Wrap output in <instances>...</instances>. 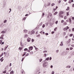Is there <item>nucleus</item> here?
Masks as SVG:
<instances>
[{"mask_svg":"<svg viewBox=\"0 0 74 74\" xmlns=\"http://www.w3.org/2000/svg\"><path fill=\"white\" fill-rule=\"evenodd\" d=\"M56 10V9H53V12H55Z\"/></svg>","mask_w":74,"mask_h":74,"instance_id":"obj_34","label":"nucleus"},{"mask_svg":"<svg viewBox=\"0 0 74 74\" xmlns=\"http://www.w3.org/2000/svg\"><path fill=\"white\" fill-rule=\"evenodd\" d=\"M61 23H63L64 22V20H62L61 21Z\"/></svg>","mask_w":74,"mask_h":74,"instance_id":"obj_39","label":"nucleus"},{"mask_svg":"<svg viewBox=\"0 0 74 74\" xmlns=\"http://www.w3.org/2000/svg\"><path fill=\"white\" fill-rule=\"evenodd\" d=\"M43 53H45L46 52H47V51L45 50L43 52Z\"/></svg>","mask_w":74,"mask_h":74,"instance_id":"obj_29","label":"nucleus"},{"mask_svg":"<svg viewBox=\"0 0 74 74\" xmlns=\"http://www.w3.org/2000/svg\"><path fill=\"white\" fill-rule=\"evenodd\" d=\"M22 74H25V72H24V71H22Z\"/></svg>","mask_w":74,"mask_h":74,"instance_id":"obj_16","label":"nucleus"},{"mask_svg":"<svg viewBox=\"0 0 74 74\" xmlns=\"http://www.w3.org/2000/svg\"><path fill=\"white\" fill-rule=\"evenodd\" d=\"M55 33V32L53 31V32H51V34H53V33Z\"/></svg>","mask_w":74,"mask_h":74,"instance_id":"obj_46","label":"nucleus"},{"mask_svg":"<svg viewBox=\"0 0 74 74\" xmlns=\"http://www.w3.org/2000/svg\"><path fill=\"white\" fill-rule=\"evenodd\" d=\"M58 21H57L56 22V24H58Z\"/></svg>","mask_w":74,"mask_h":74,"instance_id":"obj_47","label":"nucleus"},{"mask_svg":"<svg viewBox=\"0 0 74 74\" xmlns=\"http://www.w3.org/2000/svg\"><path fill=\"white\" fill-rule=\"evenodd\" d=\"M46 64H47V62H44L43 64V67H46V66H47V65H46Z\"/></svg>","mask_w":74,"mask_h":74,"instance_id":"obj_5","label":"nucleus"},{"mask_svg":"<svg viewBox=\"0 0 74 74\" xmlns=\"http://www.w3.org/2000/svg\"><path fill=\"white\" fill-rule=\"evenodd\" d=\"M0 60L1 61V62H3L4 60V59H3V58L2 57Z\"/></svg>","mask_w":74,"mask_h":74,"instance_id":"obj_9","label":"nucleus"},{"mask_svg":"<svg viewBox=\"0 0 74 74\" xmlns=\"http://www.w3.org/2000/svg\"><path fill=\"white\" fill-rule=\"evenodd\" d=\"M64 25H67V23L66 22H64Z\"/></svg>","mask_w":74,"mask_h":74,"instance_id":"obj_22","label":"nucleus"},{"mask_svg":"<svg viewBox=\"0 0 74 74\" xmlns=\"http://www.w3.org/2000/svg\"><path fill=\"white\" fill-rule=\"evenodd\" d=\"M69 3H70V4H71V0L69 1Z\"/></svg>","mask_w":74,"mask_h":74,"instance_id":"obj_45","label":"nucleus"},{"mask_svg":"<svg viewBox=\"0 0 74 74\" xmlns=\"http://www.w3.org/2000/svg\"><path fill=\"white\" fill-rule=\"evenodd\" d=\"M1 33H3V34L5 33V31H2L1 32Z\"/></svg>","mask_w":74,"mask_h":74,"instance_id":"obj_36","label":"nucleus"},{"mask_svg":"<svg viewBox=\"0 0 74 74\" xmlns=\"http://www.w3.org/2000/svg\"><path fill=\"white\" fill-rule=\"evenodd\" d=\"M70 50H72L73 49V47H70Z\"/></svg>","mask_w":74,"mask_h":74,"instance_id":"obj_41","label":"nucleus"},{"mask_svg":"<svg viewBox=\"0 0 74 74\" xmlns=\"http://www.w3.org/2000/svg\"><path fill=\"white\" fill-rule=\"evenodd\" d=\"M69 12H67L66 13V15L67 16H69Z\"/></svg>","mask_w":74,"mask_h":74,"instance_id":"obj_27","label":"nucleus"},{"mask_svg":"<svg viewBox=\"0 0 74 74\" xmlns=\"http://www.w3.org/2000/svg\"><path fill=\"white\" fill-rule=\"evenodd\" d=\"M69 21L70 23H71V18H70L69 19Z\"/></svg>","mask_w":74,"mask_h":74,"instance_id":"obj_30","label":"nucleus"},{"mask_svg":"<svg viewBox=\"0 0 74 74\" xmlns=\"http://www.w3.org/2000/svg\"><path fill=\"white\" fill-rule=\"evenodd\" d=\"M68 37V36H66L65 37V38H67Z\"/></svg>","mask_w":74,"mask_h":74,"instance_id":"obj_59","label":"nucleus"},{"mask_svg":"<svg viewBox=\"0 0 74 74\" xmlns=\"http://www.w3.org/2000/svg\"><path fill=\"white\" fill-rule=\"evenodd\" d=\"M27 37H28V35L27 34H25L24 35V37H25V38H27Z\"/></svg>","mask_w":74,"mask_h":74,"instance_id":"obj_8","label":"nucleus"},{"mask_svg":"<svg viewBox=\"0 0 74 74\" xmlns=\"http://www.w3.org/2000/svg\"><path fill=\"white\" fill-rule=\"evenodd\" d=\"M58 14V12H55L54 13V14L55 15H56V14Z\"/></svg>","mask_w":74,"mask_h":74,"instance_id":"obj_17","label":"nucleus"},{"mask_svg":"<svg viewBox=\"0 0 74 74\" xmlns=\"http://www.w3.org/2000/svg\"><path fill=\"white\" fill-rule=\"evenodd\" d=\"M57 29L58 28H57V27H56L54 29V31L56 32V30H57Z\"/></svg>","mask_w":74,"mask_h":74,"instance_id":"obj_18","label":"nucleus"},{"mask_svg":"<svg viewBox=\"0 0 74 74\" xmlns=\"http://www.w3.org/2000/svg\"><path fill=\"white\" fill-rule=\"evenodd\" d=\"M45 34H46V35H48V33H46Z\"/></svg>","mask_w":74,"mask_h":74,"instance_id":"obj_52","label":"nucleus"},{"mask_svg":"<svg viewBox=\"0 0 74 74\" xmlns=\"http://www.w3.org/2000/svg\"><path fill=\"white\" fill-rule=\"evenodd\" d=\"M72 31L73 32H74V28H72Z\"/></svg>","mask_w":74,"mask_h":74,"instance_id":"obj_51","label":"nucleus"},{"mask_svg":"<svg viewBox=\"0 0 74 74\" xmlns=\"http://www.w3.org/2000/svg\"><path fill=\"white\" fill-rule=\"evenodd\" d=\"M64 14V12H63V11H60V12L59 15L60 17L62 18H63V15H62V14Z\"/></svg>","mask_w":74,"mask_h":74,"instance_id":"obj_1","label":"nucleus"},{"mask_svg":"<svg viewBox=\"0 0 74 74\" xmlns=\"http://www.w3.org/2000/svg\"><path fill=\"white\" fill-rule=\"evenodd\" d=\"M70 41H71V39H69L67 42L68 43H70Z\"/></svg>","mask_w":74,"mask_h":74,"instance_id":"obj_15","label":"nucleus"},{"mask_svg":"<svg viewBox=\"0 0 74 74\" xmlns=\"http://www.w3.org/2000/svg\"><path fill=\"white\" fill-rule=\"evenodd\" d=\"M23 31L24 32V33H26L27 32V30H24Z\"/></svg>","mask_w":74,"mask_h":74,"instance_id":"obj_13","label":"nucleus"},{"mask_svg":"<svg viewBox=\"0 0 74 74\" xmlns=\"http://www.w3.org/2000/svg\"><path fill=\"white\" fill-rule=\"evenodd\" d=\"M26 53V52H24L23 53V54L22 55L23 56H24L25 55V54Z\"/></svg>","mask_w":74,"mask_h":74,"instance_id":"obj_14","label":"nucleus"},{"mask_svg":"<svg viewBox=\"0 0 74 74\" xmlns=\"http://www.w3.org/2000/svg\"><path fill=\"white\" fill-rule=\"evenodd\" d=\"M8 46H6L5 47L4 49V51H6V49H7V48H8Z\"/></svg>","mask_w":74,"mask_h":74,"instance_id":"obj_7","label":"nucleus"},{"mask_svg":"<svg viewBox=\"0 0 74 74\" xmlns=\"http://www.w3.org/2000/svg\"><path fill=\"white\" fill-rule=\"evenodd\" d=\"M60 46H63V44L62 42H61V44H60Z\"/></svg>","mask_w":74,"mask_h":74,"instance_id":"obj_10","label":"nucleus"},{"mask_svg":"<svg viewBox=\"0 0 74 74\" xmlns=\"http://www.w3.org/2000/svg\"><path fill=\"white\" fill-rule=\"evenodd\" d=\"M27 48H25L24 49V51H27Z\"/></svg>","mask_w":74,"mask_h":74,"instance_id":"obj_37","label":"nucleus"},{"mask_svg":"<svg viewBox=\"0 0 74 74\" xmlns=\"http://www.w3.org/2000/svg\"><path fill=\"white\" fill-rule=\"evenodd\" d=\"M72 7H74V4H73L72 5Z\"/></svg>","mask_w":74,"mask_h":74,"instance_id":"obj_61","label":"nucleus"},{"mask_svg":"<svg viewBox=\"0 0 74 74\" xmlns=\"http://www.w3.org/2000/svg\"><path fill=\"white\" fill-rule=\"evenodd\" d=\"M54 73H55V72H54V71H52V72L51 74H54Z\"/></svg>","mask_w":74,"mask_h":74,"instance_id":"obj_48","label":"nucleus"},{"mask_svg":"<svg viewBox=\"0 0 74 74\" xmlns=\"http://www.w3.org/2000/svg\"><path fill=\"white\" fill-rule=\"evenodd\" d=\"M33 52H30L31 54H33Z\"/></svg>","mask_w":74,"mask_h":74,"instance_id":"obj_55","label":"nucleus"},{"mask_svg":"<svg viewBox=\"0 0 74 74\" xmlns=\"http://www.w3.org/2000/svg\"><path fill=\"white\" fill-rule=\"evenodd\" d=\"M18 49L19 50H20V51H21L22 49V48L20 47L18 48Z\"/></svg>","mask_w":74,"mask_h":74,"instance_id":"obj_11","label":"nucleus"},{"mask_svg":"<svg viewBox=\"0 0 74 74\" xmlns=\"http://www.w3.org/2000/svg\"><path fill=\"white\" fill-rule=\"evenodd\" d=\"M57 8H58V6H56V7L55 9H56H56H57Z\"/></svg>","mask_w":74,"mask_h":74,"instance_id":"obj_63","label":"nucleus"},{"mask_svg":"<svg viewBox=\"0 0 74 74\" xmlns=\"http://www.w3.org/2000/svg\"><path fill=\"white\" fill-rule=\"evenodd\" d=\"M61 2V1H58L59 3H60Z\"/></svg>","mask_w":74,"mask_h":74,"instance_id":"obj_60","label":"nucleus"},{"mask_svg":"<svg viewBox=\"0 0 74 74\" xmlns=\"http://www.w3.org/2000/svg\"><path fill=\"white\" fill-rule=\"evenodd\" d=\"M27 15H28V14H26V15H25V16H27Z\"/></svg>","mask_w":74,"mask_h":74,"instance_id":"obj_64","label":"nucleus"},{"mask_svg":"<svg viewBox=\"0 0 74 74\" xmlns=\"http://www.w3.org/2000/svg\"><path fill=\"white\" fill-rule=\"evenodd\" d=\"M64 19H67V17L66 16H64Z\"/></svg>","mask_w":74,"mask_h":74,"instance_id":"obj_28","label":"nucleus"},{"mask_svg":"<svg viewBox=\"0 0 74 74\" xmlns=\"http://www.w3.org/2000/svg\"><path fill=\"white\" fill-rule=\"evenodd\" d=\"M51 59H52V58L51 57L50 58H49L50 60H51Z\"/></svg>","mask_w":74,"mask_h":74,"instance_id":"obj_56","label":"nucleus"},{"mask_svg":"<svg viewBox=\"0 0 74 74\" xmlns=\"http://www.w3.org/2000/svg\"><path fill=\"white\" fill-rule=\"evenodd\" d=\"M29 54L28 53H27L25 55V56H29Z\"/></svg>","mask_w":74,"mask_h":74,"instance_id":"obj_23","label":"nucleus"},{"mask_svg":"<svg viewBox=\"0 0 74 74\" xmlns=\"http://www.w3.org/2000/svg\"><path fill=\"white\" fill-rule=\"evenodd\" d=\"M32 42H34V40L33 39H32Z\"/></svg>","mask_w":74,"mask_h":74,"instance_id":"obj_32","label":"nucleus"},{"mask_svg":"<svg viewBox=\"0 0 74 74\" xmlns=\"http://www.w3.org/2000/svg\"><path fill=\"white\" fill-rule=\"evenodd\" d=\"M46 56H47V54H46V53L44 54V56H45V57H46Z\"/></svg>","mask_w":74,"mask_h":74,"instance_id":"obj_44","label":"nucleus"},{"mask_svg":"<svg viewBox=\"0 0 74 74\" xmlns=\"http://www.w3.org/2000/svg\"><path fill=\"white\" fill-rule=\"evenodd\" d=\"M26 19V18L25 17H24L23 18V20H25Z\"/></svg>","mask_w":74,"mask_h":74,"instance_id":"obj_50","label":"nucleus"},{"mask_svg":"<svg viewBox=\"0 0 74 74\" xmlns=\"http://www.w3.org/2000/svg\"><path fill=\"white\" fill-rule=\"evenodd\" d=\"M7 71L5 70L4 71H3V73H4V74H5L6 73V72Z\"/></svg>","mask_w":74,"mask_h":74,"instance_id":"obj_20","label":"nucleus"},{"mask_svg":"<svg viewBox=\"0 0 74 74\" xmlns=\"http://www.w3.org/2000/svg\"><path fill=\"white\" fill-rule=\"evenodd\" d=\"M70 10V7H68L67 9H66V11H68Z\"/></svg>","mask_w":74,"mask_h":74,"instance_id":"obj_12","label":"nucleus"},{"mask_svg":"<svg viewBox=\"0 0 74 74\" xmlns=\"http://www.w3.org/2000/svg\"><path fill=\"white\" fill-rule=\"evenodd\" d=\"M3 55V53H2V54L0 55V57H1Z\"/></svg>","mask_w":74,"mask_h":74,"instance_id":"obj_42","label":"nucleus"},{"mask_svg":"<svg viewBox=\"0 0 74 74\" xmlns=\"http://www.w3.org/2000/svg\"><path fill=\"white\" fill-rule=\"evenodd\" d=\"M69 32H71V29H69Z\"/></svg>","mask_w":74,"mask_h":74,"instance_id":"obj_62","label":"nucleus"},{"mask_svg":"<svg viewBox=\"0 0 74 74\" xmlns=\"http://www.w3.org/2000/svg\"><path fill=\"white\" fill-rule=\"evenodd\" d=\"M7 22V20H4V23H6V22Z\"/></svg>","mask_w":74,"mask_h":74,"instance_id":"obj_38","label":"nucleus"},{"mask_svg":"<svg viewBox=\"0 0 74 74\" xmlns=\"http://www.w3.org/2000/svg\"><path fill=\"white\" fill-rule=\"evenodd\" d=\"M4 44V42H3L2 43L1 45H2V44Z\"/></svg>","mask_w":74,"mask_h":74,"instance_id":"obj_57","label":"nucleus"},{"mask_svg":"<svg viewBox=\"0 0 74 74\" xmlns=\"http://www.w3.org/2000/svg\"><path fill=\"white\" fill-rule=\"evenodd\" d=\"M11 65H12L11 63H10L9 65V66L11 67Z\"/></svg>","mask_w":74,"mask_h":74,"instance_id":"obj_49","label":"nucleus"},{"mask_svg":"<svg viewBox=\"0 0 74 74\" xmlns=\"http://www.w3.org/2000/svg\"><path fill=\"white\" fill-rule=\"evenodd\" d=\"M4 34H2L1 36V37H0V39H3V37L4 36Z\"/></svg>","mask_w":74,"mask_h":74,"instance_id":"obj_6","label":"nucleus"},{"mask_svg":"<svg viewBox=\"0 0 74 74\" xmlns=\"http://www.w3.org/2000/svg\"><path fill=\"white\" fill-rule=\"evenodd\" d=\"M49 58L48 57L46 58L47 60H49Z\"/></svg>","mask_w":74,"mask_h":74,"instance_id":"obj_31","label":"nucleus"},{"mask_svg":"<svg viewBox=\"0 0 74 74\" xmlns=\"http://www.w3.org/2000/svg\"><path fill=\"white\" fill-rule=\"evenodd\" d=\"M10 74H14V71H11L10 72Z\"/></svg>","mask_w":74,"mask_h":74,"instance_id":"obj_19","label":"nucleus"},{"mask_svg":"<svg viewBox=\"0 0 74 74\" xmlns=\"http://www.w3.org/2000/svg\"><path fill=\"white\" fill-rule=\"evenodd\" d=\"M66 29V30H67L69 29V27L68 26H67Z\"/></svg>","mask_w":74,"mask_h":74,"instance_id":"obj_35","label":"nucleus"},{"mask_svg":"<svg viewBox=\"0 0 74 74\" xmlns=\"http://www.w3.org/2000/svg\"><path fill=\"white\" fill-rule=\"evenodd\" d=\"M73 34H71L70 35V37H71V36H73Z\"/></svg>","mask_w":74,"mask_h":74,"instance_id":"obj_40","label":"nucleus"},{"mask_svg":"<svg viewBox=\"0 0 74 74\" xmlns=\"http://www.w3.org/2000/svg\"><path fill=\"white\" fill-rule=\"evenodd\" d=\"M51 68H52V67H53V66H52V65H51Z\"/></svg>","mask_w":74,"mask_h":74,"instance_id":"obj_58","label":"nucleus"},{"mask_svg":"<svg viewBox=\"0 0 74 74\" xmlns=\"http://www.w3.org/2000/svg\"><path fill=\"white\" fill-rule=\"evenodd\" d=\"M42 59H40L39 60V61L40 62H41V61H42Z\"/></svg>","mask_w":74,"mask_h":74,"instance_id":"obj_26","label":"nucleus"},{"mask_svg":"<svg viewBox=\"0 0 74 74\" xmlns=\"http://www.w3.org/2000/svg\"><path fill=\"white\" fill-rule=\"evenodd\" d=\"M45 24H43L42 26V27H45Z\"/></svg>","mask_w":74,"mask_h":74,"instance_id":"obj_25","label":"nucleus"},{"mask_svg":"<svg viewBox=\"0 0 74 74\" xmlns=\"http://www.w3.org/2000/svg\"><path fill=\"white\" fill-rule=\"evenodd\" d=\"M55 5V3H52L51 4V6H52V7L54 5Z\"/></svg>","mask_w":74,"mask_h":74,"instance_id":"obj_24","label":"nucleus"},{"mask_svg":"<svg viewBox=\"0 0 74 74\" xmlns=\"http://www.w3.org/2000/svg\"><path fill=\"white\" fill-rule=\"evenodd\" d=\"M70 1H71V2H73L74 1H73V0H70Z\"/></svg>","mask_w":74,"mask_h":74,"instance_id":"obj_54","label":"nucleus"},{"mask_svg":"<svg viewBox=\"0 0 74 74\" xmlns=\"http://www.w3.org/2000/svg\"><path fill=\"white\" fill-rule=\"evenodd\" d=\"M24 59H25V58H22V59L21 60L22 62H23V60H24Z\"/></svg>","mask_w":74,"mask_h":74,"instance_id":"obj_33","label":"nucleus"},{"mask_svg":"<svg viewBox=\"0 0 74 74\" xmlns=\"http://www.w3.org/2000/svg\"><path fill=\"white\" fill-rule=\"evenodd\" d=\"M52 14L51 13H49L47 15V18H49V17H51L52 16Z\"/></svg>","mask_w":74,"mask_h":74,"instance_id":"obj_2","label":"nucleus"},{"mask_svg":"<svg viewBox=\"0 0 74 74\" xmlns=\"http://www.w3.org/2000/svg\"><path fill=\"white\" fill-rule=\"evenodd\" d=\"M66 27L64 28L63 29V30H64V31H66Z\"/></svg>","mask_w":74,"mask_h":74,"instance_id":"obj_21","label":"nucleus"},{"mask_svg":"<svg viewBox=\"0 0 74 74\" xmlns=\"http://www.w3.org/2000/svg\"><path fill=\"white\" fill-rule=\"evenodd\" d=\"M27 42H30V41H31V38H29V37L27 38Z\"/></svg>","mask_w":74,"mask_h":74,"instance_id":"obj_3","label":"nucleus"},{"mask_svg":"<svg viewBox=\"0 0 74 74\" xmlns=\"http://www.w3.org/2000/svg\"><path fill=\"white\" fill-rule=\"evenodd\" d=\"M33 47L32 46H30L29 47V49L30 51H32V49H33Z\"/></svg>","mask_w":74,"mask_h":74,"instance_id":"obj_4","label":"nucleus"},{"mask_svg":"<svg viewBox=\"0 0 74 74\" xmlns=\"http://www.w3.org/2000/svg\"><path fill=\"white\" fill-rule=\"evenodd\" d=\"M1 43H2V40H0V44H1Z\"/></svg>","mask_w":74,"mask_h":74,"instance_id":"obj_43","label":"nucleus"},{"mask_svg":"<svg viewBox=\"0 0 74 74\" xmlns=\"http://www.w3.org/2000/svg\"><path fill=\"white\" fill-rule=\"evenodd\" d=\"M66 50H69V48H67L66 49Z\"/></svg>","mask_w":74,"mask_h":74,"instance_id":"obj_53","label":"nucleus"}]
</instances>
